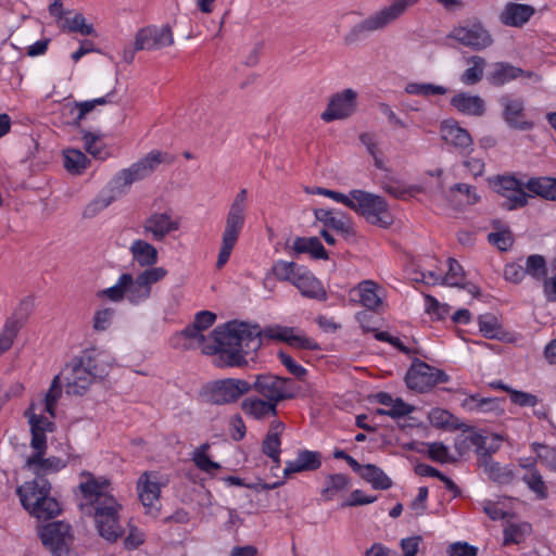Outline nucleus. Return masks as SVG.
<instances>
[{
    "label": "nucleus",
    "instance_id": "obj_51",
    "mask_svg": "<svg viewBox=\"0 0 556 556\" xmlns=\"http://www.w3.org/2000/svg\"><path fill=\"white\" fill-rule=\"evenodd\" d=\"M405 91L408 94L428 98L431 96L445 94L447 88L430 83H408L405 86Z\"/></svg>",
    "mask_w": 556,
    "mask_h": 556
},
{
    "label": "nucleus",
    "instance_id": "obj_20",
    "mask_svg": "<svg viewBox=\"0 0 556 556\" xmlns=\"http://www.w3.org/2000/svg\"><path fill=\"white\" fill-rule=\"evenodd\" d=\"M64 379L66 381V392L73 395H81L96 380L84 364L81 356L65 367Z\"/></svg>",
    "mask_w": 556,
    "mask_h": 556
},
{
    "label": "nucleus",
    "instance_id": "obj_62",
    "mask_svg": "<svg viewBox=\"0 0 556 556\" xmlns=\"http://www.w3.org/2000/svg\"><path fill=\"white\" fill-rule=\"evenodd\" d=\"M115 311L111 307H104L94 313L93 329L97 331H105L111 326Z\"/></svg>",
    "mask_w": 556,
    "mask_h": 556
},
{
    "label": "nucleus",
    "instance_id": "obj_5",
    "mask_svg": "<svg viewBox=\"0 0 556 556\" xmlns=\"http://www.w3.org/2000/svg\"><path fill=\"white\" fill-rule=\"evenodd\" d=\"M49 492L50 483L43 478L26 482L17 489L24 508L38 519L53 518L61 510L59 503L49 495Z\"/></svg>",
    "mask_w": 556,
    "mask_h": 556
},
{
    "label": "nucleus",
    "instance_id": "obj_22",
    "mask_svg": "<svg viewBox=\"0 0 556 556\" xmlns=\"http://www.w3.org/2000/svg\"><path fill=\"white\" fill-rule=\"evenodd\" d=\"M350 299L367 309L377 311L383 304L384 289L374 280H363L350 290Z\"/></svg>",
    "mask_w": 556,
    "mask_h": 556
},
{
    "label": "nucleus",
    "instance_id": "obj_59",
    "mask_svg": "<svg viewBox=\"0 0 556 556\" xmlns=\"http://www.w3.org/2000/svg\"><path fill=\"white\" fill-rule=\"evenodd\" d=\"M523 481L528 485V488L536 494V496L541 500L546 498L547 496V488L541 473L538 470L529 471V473L523 476Z\"/></svg>",
    "mask_w": 556,
    "mask_h": 556
},
{
    "label": "nucleus",
    "instance_id": "obj_25",
    "mask_svg": "<svg viewBox=\"0 0 556 556\" xmlns=\"http://www.w3.org/2000/svg\"><path fill=\"white\" fill-rule=\"evenodd\" d=\"M293 286L304 298L318 301L327 300V292L323 283L305 267H303L301 273L296 276L295 281H293Z\"/></svg>",
    "mask_w": 556,
    "mask_h": 556
},
{
    "label": "nucleus",
    "instance_id": "obj_64",
    "mask_svg": "<svg viewBox=\"0 0 556 556\" xmlns=\"http://www.w3.org/2000/svg\"><path fill=\"white\" fill-rule=\"evenodd\" d=\"M543 290L548 301L556 302V260L552 263L548 274L544 279Z\"/></svg>",
    "mask_w": 556,
    "mask_h": 556
},
{
    "label": "nucleus",
    "instance_id": "obj_45",
    "mask_svg": "<svg viewBox=\"0 0 556 556\" xmlns=\"http://www.w3.org/2000/svg\"><path fill=\"white\" fill-rule=\"evenodd\" d=\"M88 166V159L86 155L76 149H68L64 151V167L71 174L79 175Z\"/></svg>",
    "mask_w": 556,
    "mask_h": 556
},
{
    "label": "nucleus",
    "instance_id": "obj_63",
    "mask_svg": "<svg viewBox=\"0 0 556 556\" xmlns=\"http://www.w3.org/2000/svg\"><path fill=\"white\" fill-rule=\"evenodd\" d=\"M425 308L429 315L438 319L444 318L450 313V306L447 304L440 303L431 295L425 296Z\"/></svg>",
    "mask_w": 556,
    "mask_h": 556
},
{
    "label": "nucleus",
    "instance_id": "obj_6",
    "mask_svg": "<svg viewBox=\"0 0 556 556\" xmlns=\"http://www.w3.org/2000/svg\"><path fill=\"white\" fill-rule=\"evenodd\" d=\"M348 207L363 216L369 224L388 228L393 223V216L386 199L362 189L351 190Z\"/></svg>",
    "mask_w": 556,
    "mask_h": 556
},
{
    "label": "nucleus",
    "instance_id": "obj_24",
    "mask_svg": "<svg viewBox=\"0 0 556 556\" xmlns=\"http://www.w3.org/2000/svg\"><path fill=\"white\" fill-rule=\"evenodd\" d=\"M442 139L460 153L472 150V138L467 129L460 127L454 119L444 121L440 127Z\"/></svg>",
    "mask_w": 556,
    "mask_h": 556
},
{
    "label": "nucleus",
    "instance_id": "obj_53",
    "mask_svg": "<svg viewBox=\"0 0 556 556\" xmlns=\"http://www.w3.org/2000/svg\"><path fill=\"white\" fill-rule=\"evenodd\" d=\"M530 530L531 527L527 522L507 523L504 528V544H519Z\"/></svg>",
    "mask_w": 556,
    "mask_h": 556
},
{
    "label": "nucleus",
    "instance_id": "obj_23",
    "mask_svg": "<svg viewBox=\"0 0 556 556\" xmlns=\"http://www.w3.org/2000/svg\"><path fill=\"white\" fill-rule=\"evenodd\" d=\"M47 434L48 433H45V444H43L42 448L31 447L35 453H34V455L29 456L26 459V464H25V466L29 470H31L34 473H36L37 476L54 473V472H58L61 469L65 468V466H66V462L59 457L52 456V457L43 458V455L46 454V450H47ZM38 478H41V477H38Z\"/></svg>",
    "mask_w": 556,
    "mask_h": 556
},
{
    "label": "nucleus",
    "instance_id": "obj_15",
    "mask_svg": "<svg viewBox=\"0 0 556 556\" xmlns=\"http://www.w3.org/2000/svg\"><path fill=\"white\" fill-rule=\"evenodd\" d=\"M446 380V375L424 362L414 363L405 376L406 386L410 390L425 392Z\"/></svg>",
    "mask_w": 556,
    "mask_h": 556
},
{
    "label": "nucleus",
    "instance_id": "obj_16",
    "mask_svg": "<svg viewBox=\"0 0 556 556\" xmlns=\"http://www.w3.org/2000/svg\"><path fill=\"white\" fill-rule=\"evenodd\" d=\"M419 0H392L363 21V28L369 31L381 29L399 20L410 7Z\"/></svg>",
    "mask_w": 556,
    "mask_h": 556
},
{
    "label": "nucleus",
    "instance_id": "obj_52",
    "mask_svg": "<svg viewBox=\"0 0 556 556\" xmlns=\"http://www.w3.org/2000/svg\"><path fill=\"white\" fill-rule=\"evenodd\" d=\"M62 29L71 33H78L84 36L94 34V28L91 24H88L85 16L81 13H74L72 17L65 18L62 24Z\"/></svg>",
    "mask_w": 556,
    "mask_h": 556
},
{
    "label": "nucleus",
    "instance_id": "obj_39",
    "mask_svg": "<svg viewBox=\"0 0 556 556\" xmlns=\"http://www.w3.org/2000/svg\"><path fill=\"white\" fill-rule=\"evenodd\" d=\"M292 250L298 254L308 253L317 260L328 258V254L317 237H296L292 242Z\"/></svg>",
    "mask_w": 556,
    "mask_h": 556
},
{
    "label": "nucleus",
    "instance_id": "obj_8",
    "mask_svg": "<svg viewBox=\"0 0 556 556\" xmlns=\"http://www.w3.org/2000/svg\"><path fill=\"white\" fill-rule=\"evenodd\" d=\"M174 157L159 150L149 152L128 168L122 169L114 178L116 186L123 188L151 175L161 164H170Z\"/></svg>",
    "mask_w": 556,
    "mask_h": 556
},
{
    "label": "nucleus",
    "instance_id": "obj_1",
    "mask_svg": "<svg viewBox=\"0 0 556 556\" xmlns=\"http://www.w3.org/2000/svg\"><path fill=\"white\" fill-rule=\"evenodd\" d=\"M208 340L212 345L204 348V354L218 355V366L227 367L245 366V357L262 345L258 326L236 321L217 327Z\"/></svg>",
    "mask_w": 556,
    "mask_h": 556
},
{
    "label": "nucleus",
    "instance_id": "obj_12",
    "mask_svg": "<svg viewBox=\"0 0 556 556\" xmlns=\"http://www.w3.org/2000/svg\"><path fill=\"white\" fill-rule=\"evenodd\" d=\"M166 483V478L157 471H144L138 478V497L148 514L156 515L159 513L161 491Z\"/></svg>",
    "mask_w": 556,
    "mask_h": 556
},
{
    "label": "nucleus",
    "instance_id": "obj_60",
    "mask_svg": "<svg viewBox=\"0 0 556 556\" xmlns=\"http://www.w3.org/2000/svg\"><path fill=\"white\" fill-rule=\"evenodd\" d=\"M464 270L463 267L453 258L448 260V270L444 276V282L451 287H465L463 285Z\"/></svg>",
    "mask_w": 556,
    "mask_h": 556
},
{
    "label": "nucleus",
    "instance_id": "obj_43",
    "mask_svg": "<svg viewBox=\"0 0 556 556\" xmlns=\"http://www.w3.org/2000/svg\"><path fill=\"white\" fill-rule=\"evenodd\" d=\"M362 478L376 490H388L392 486V480L376 465H365Z\"/></svg>",
    "mask_w": 556,
    "mask_h": 556
},
{
    "label": "nucleus",
    "instance_id": "obj_54",
    "mask_svg": "<svg viewBox=\"0 0 556 556\" xmlns=\"http://www.w3.org/2000/svg\"><path fill=\"white\" fill-rule=\"evenodd\" d=\"M451 193L462 204L473 205L480 201L477 189L467 184H456L451 188Z\"/></svg>",
    "mask_w": 556,
    "mask_h": 556
},
{
    "label": "nucleus",
    "instance_id": "obj_58",
    "mask_svg": "<svg viewBox=\"0 0 556 556\" xmlns=\"http://www.w3.org/2000/svg\"><path fill=\"white\" fill-rule=\"evenodd\" d=\"M532 450L538 462L556 471V450L540 443H533Z\"/></svg>",
    "mask_w": 556,
    "mask_h": 556
},
{
    "label": "nucleus",
    "instance_id": "obj_31",
    "mask_svg": "<svg viewBox=\"0 0 556 556\" xmlns=\"http://www.w3.org/2000/svg\"><path fill=\"white\" fill-rule=\"evenodd\" d=\"M377 403L384 406V408H377L376 415L389 416L391 418L404 417L413 412V407L405 403L400 397H393L387 392H379L375 395Z\"/></svg>",
    "mask_w": 556,
    "mask_h": 556
},
{
    "label": "nucleus",
    "instance_id": "obj_42",
    "mask_svg": "<svg viewBox=\"0 0 556 556\" xmlns=\"http://www.w3.org/2000/svg\"><path fill=\"white\" fill-rule=\"evenodd\" d=\"M350 486V479L342 473H334L327 477L321 495L325 501H332L337 495L345 492Z\"/></svg>",
    "mask_w": 556,
    "mask_h": 556
},
{
    "label": "nucleus",
    "instance_id": "obj_26",
    "mask_svg": "<svg viewBox=\"0 0 556 556\" xmlns=\"http://www.w3.org/2000/svg\"><path fill=\"white\" fill-rule=\"evenodd\" d=\"M81 358L94 379H103L113 368L114 357L104 351H86Z\"/></svg>",
    "mask_w": 556,
    "mask_h": 556
},
{
    "label": "nucleus",
    "instance_id": "obj_29",
    "mask_svg": "<svg viewBox=\"0 0 556 556\" xmlns=\"http://www.w3.org/2000/svg\"><path fill=\"white\" fill-rule=\"evenodd\" d=\"M315 218L325 226L332 228L339 233L349 235L352 231L353 224L349 215L338 210L316 208Z\"/></svg>",
    "mask_w": 556,
    "mask_h": 556
},
{
    "label": "nucleus",
    "instance_id": "obj_38",
    "mask_svg": "<svg viewBox=\"0 0 556 556\" xmlns=\"http://www.w3.org/2000/svg\"><path fill=\"white\" fill-rule=\"evenodd\" d=\"M523 74L519 67H515L509 63L497 62L493 64L492 71L488 75V80L491 85L503 86Z\"/></svg>",
    "mask_w": 556,
    "mask_h": 556
},
{
    "label": "nucleus",
    "instance_id": "obj_2",
    "mask_svg": "<svg viewBox=\"0 0 556 556\" xmlns=\"http://www.w3.org/2000/svg\"><path fill=\"white\" fill-rule=\"evenodd\" d=\"M167 275L164 267L147 268L134 277L129 273L122 274L116 282L98 292V296L112 302L127 301L131 305L146 303L152 294V286L163 280Z\"/></svg>",
    "mask_w": 556,
    "mask_h": 556
},
{
    "label": "nucleus",
    "instance_id": "obj_46",
    "mask_svg": "<svg viewBox=\"0 0 556 556\" xmlns=\"http://www.w3.org/2000/svg\"><path fill=\"white\" fill-rule=\"evenodd\" d=\"M482 466L488 477L497 483H508L513 479L511 471L492 458H482Z\"/></svg>",
    "mask_w": 556,
    "mask_h": 556
},
{
    "label": "nucleus",
    "instance_id": "obj_61",
    "mask_svg": "<svg viewBox=\"0 0 556 556\" xmlns=\"http://www.w3.org/2000/svg\"><path fill=\"white\" fill-rule=\"evenodd\" d=\"M427 451L428 455L431 459L446 464L454 460V458L451 456L447 446H445L441 442H433L427 444Z\"/></svg>",
    "mask_w": 556,
    "mask_h": 556
},
{
    "label": "nucleus",
    "instance_id": "obj_13",
    "mask_svg": "<svg viewBox=\"0 0 556 556\" xmlns=\"http://www.w3.org/2000/svg\"><path fill=\"white\" fill-rule=\"evenodd\" d=\"M358 92L352 88H346L333 93L321 113V119L330 123L339 119H346L357 110Z\"/></svg>",
    "mask_w": 556,
    "mask_h": 556
},
{
    "label": "nucleus",
    "instance_id": "obj_55",
    "mask_svg": "<svg viewBox=\"0 0 556 556\" xmlns=\"http://www.w3.org/2000/svg\"><path fill=\"white\" fill-rule=\"evenodd\" d=\"M112 92L108 93L104 97H100L93 100L78 102L75 104L73 109V113H75V122L78 124L85 116L90 113L97 105H103L112 101Z\"/></svg>",
    "mask_w": 556,
    "mask_h": 556
},
{
    "label": "nucleus",
    "instance_id": "obj_18",
    "mask_svg": "<svg viewBox=\"0 0 556 556\" xmlns=\"http://www.w3.org/2000/svg\"><path fill=\"white\" fill-rule=\"evenodd\" d=\"M180 228V219L169 212H155L142 223L143 233L154 241H163Z\"/></svg>",
    "mask_w": 556,
    "mask_h": 556
},
{
    "label": "nucleus",
    "instance_id": "obj_44",
    "mask_svg": "<svg viewBox=\"0 0 556 556\" xmlns=\"http://www.w3.org/2000/svg\"><path fill=\"white\" fill-rule=\"evenodd\" d=\"M303 267L294 262L278 260L273 265V273L278 280L289 281L293 285Z\"/></svg>",
    "mask_w": 556,
    "mask_h": 556
},
{
    "label": "nucleus",
    "instance_id": "obj_14",
    "mask_svg": "<svg viewBox=\"0 0 556 556\" xmlns=\"http://www.w3.org/2000/svg\"><path fill=\"white\" fill-rule=\"evenodd\" d=\"M40 539L54 556H73L70 551L72 542L71 527L63 521H54L46 525L40 530Z\"/></svg>",
    "mask_w": 556,
    "mask_h": 556
},
{
    "label": "nucleus",
    "instance_id": "obj_49",
    "mask_svg": "<svg viewBox=\"0 0 556 556\" xmlns=\"http://www.w3.org/2000/svg\"><path fill=\"white\" fill-rule=\"evenodd\" d=\"M20 330L21 320H17L16 318L7 319L0 332V355L12 346Z\"/></svg>",
    "mask_w": 556,
    "mask_h": 556
},
{
    "label": "nucleus",
    "instance_id": "obj_35",
    "mask_svg": "<svg viewBox=\"0 0 556 556\" xmlns=\"http://www.w3.org/2000/svg\"><path fill=\"white\" fill-rule=\"evenodd\" d=\"M243 413L256 420L277 415V406L261 396H249L241 403Z\"/></svg>",
    "mask_w": 556,
    "mask_h": 556
},
{
    "label": "nucleus",
    "instance_id": "obj_4",
    "mask_svg": "<svg viewBox=\"0 0 556 556\" xmlns=\"http://www.w3.org/2000/svg\"><path fill=\"white\" fill-rule=\"evenodd\" d=\"M247 210L248 190L241 189L232 199L225 217L222 243L216 262L217 268H222L229 261L231 252L244 227Z\"/></svg>",
    "mask_w": 556,
    "mask_h": 556
},
{
    "label": "nucleus",
    "instance_id": "obj_9",
    "mask_svg": "<svg viewBox=\"0 0 556 556\" xmlns=\"http://www.w3.org/2000/svg\"><path fill=\"white\" fill-rule=\"evenodd\" d=\"M251 386L252 390H254L258 396L269 401L276 406H278L280 402L294 396L292 381L273 374L256 375Z\"/></svg>",
    "mask_w": 556,
    "mask_h": 556
},
{
    "label": "nucleus",
    "instance_id": "obj_27",
    "mask_svg": "<svg viewBox=\"0 0 556 556\" xmlns=\"http://www.w3.org/2000/svg\"><path fill=\"white\" fill-rule=\"evenodd\" d=\"M270 336L280 341L287 342L290 346L302 350H317L318 343L305 336L302 331L289 327H276L270 330Z\"/></svg>",
    "mask_w": 556,
    "mask_h": 556
},
{
    "label": "nucleus",
    "instance_id": "obj_17",
    "mask_svg": "<svg viewBox=\"0 0 556 556\" xmlns=\"http://www.w3.org/2000/svg\"><path fill=\"white\" fill-rule=\"evenodd\" d=\"M174 43V34L169 25L148 26L139 29L135 36L136 50H160Z\"/></svg>",
    "mask_w": 556,
    "mask_h": 556
},
{
    "label": "nucleus",
    "instance_id": "obj_50",
    "mask_svg": "<svg viewBox=\"0 0 556 556\" xmlns=\"http://www.w3.org/2000/svg\"><path fill=\"white\" fill-rule=\"evenodd\" d=\"M210 445L204 443L195 448L192 453V460L194 465L202 471L206 473H213L214 471L220 468V465L216 462H213L208 455L207 451Z\"/></svg>",
    "mask_w": 556,
    "mask_h": 556
},
{
    "label": "nucleus",
    "instance_id": "obj_10",
    "mask_svg": "<svg viewBox=\"0 0 556 556\" xmlns=\"http://www.w3.org/2000/svg\"><path fill=\"white\" fill-rule=\"evenodd\" d=\"M122 506L116 500H109V504L99 506L91 511L99 535L106 542H116L124 533L119 522Z\"/></svg>",
    "mask_w": 556,
    "mask_h": 556
},
{
    "label": "nucleus",
    "instance_id": "obj_19",
    "mask_svg": "<svg viewBox=\"0 0 556 556\" xmlns=\"http://www.w3.org/2000/svg\"><path fill=\"white\" fill-rule=\"evenodd\" d=\"M451 38L477 51L483 50L493 43L490 33L480 23L455 27L451 33Z\"/></svg>",
    "mask_w": 556,
    "mask_h": 556
},
{
    "label": "nucleus",
    "instance_id": "obj_56",
    "mask_svg": "<svg viewBox=\"0 0 556 556\" xmlns=\"http://www.w3.org/2000/svg\"><path fill=\"white\" fill-rule=\"evenodd\" d=\"M85 148L92 156L105 160L109 155L108 151L104 148V143L101 139V137L91 134V132H85L83 137Z\"/></svg>",
    "mask_w": 556,
    "mask_h": 556
},
{
    "label": "nucleus",
    "instance_id": "obj_28",
    "mask_svg": "<svg viewBox=\"0 0 556 556\" xmlns=\"http://www.w3.org/2000/svg\"><path fill=\"white\" fill-rule=\"evenodd\" d=\"M535 13V10L530 4L523 3H506L500 14V21L510 27L523 26Z\"/></svg>",
    "mask_w": 556,
    "mask_h": 556
},
{
    "label": "nucleus",
    "instance_id": "obj_34",
    "mask_svg": "<svg viewBox=\"0 0 556 556\" xmlns=\"http://www.w3.org/2000/svg\"><path fill=\"white\" fill-rule=\"evenodd\" d=\"M451 105L459 113L468 116H481L484 113V101L477 94L458 92L451 98Z\"/></svg>",
    "mask_w": 556,
    "mask_h": 556
},
{
    "label": "nucleus",
    "instance_id": "obj_48",
    "mask_svg": "<svg viewBox=\"0 0 556 556\" xmlns=\"http://www.w3.org/2000/svg\"><path fill=\"white\" fill-rule=\"evenodd\" d=\"M471 64L460 76L462 83L471 86L481 80L485 61L481 56L475 55L467 60Z\"/></svg>",
    "mask_w": 556,
    "mask_h": 556
},
{
    "label": "nucleus",
    "instance_id": "obj_33",
    "mask_svg": "<svg viewBox=\"0 0 556 556\" xmlns=\"http://www.w3.org/2000/svg\"><path fill=\"white\" fill-rule=\"evenodd\" d=\"M321 465V457L318 452L304 450L299 452L294 460L287 462L283 468L285 478L290 477L293 473L316 470Z\"/></svg>",
    "mask_w": 556,
    "mask_h": 556
},
{
    "label": "nucleus",
    "instance_id": "obj_57",
    "mask_svg": "<svg viewBox=\"0 0 556 556\" xmlns=\"http://www.w3.org/2000/svg\"><path fill=\"white\" fill-rule=\"evenodd\" d=\"M526 274L534 279L541 280L547 276L546 262L543 256L533 254L526 260Z\"/></svg>",
    "mask_w": 556,
    "mask_h": 556
},
{
    "label": "nucleus",
    "instance_id": "obj_47",
    "mask_svg": "<svg viewBox=\"0 0 556 556\" xmlns=\"http://www.w3.org/2000/svg\"><path fill=\"white\" fill-rule=\"evenodd\" d=\"M503 442V437L496 433H491L485 437H477L475 444L477 445V453L482 458H491V454L495 453Z\"/></svg>",
    "mask_w": 556,
    "mask_h": 556
},
{
    "label": "nucleus",
    "instance_id": "obj_3",
    "mask_svg": "<svg viewBox=\"0 0 556 556\" xmlns=\"http://www.w3.org/2000/svg\"><path fill=\"white\" fill-rule=\"evenodd\" d=\"M62 395V388L59 382V376H55L49 390L38 397L34 399L28 408L24 412V417L29 426L31 440L30 446L42 448L45 444V433L54 431V409Z\"/></svg>",
    "mask_w": 556,
    "mask_h": 556
},
{
    "label": "nucleus",
    "instance_id": "obj_11",
    "mask_svg": "<svg viewBox=\"0 0 556 556\" xmlns=\"http://www.w3.org/2000/svg\"><path fill=\"white\" fill-rule=\"evenodd\" d=\"M252 386L249 381L238 378L220 379L206 387V395L211 403L226 405L236 403L242 395L249 393Z\"/></svg>",
    "mask_w": 556,
    "mask_h": 556
},
{
    "label": "nucleus",
    "instance_id": "obj_40",
    "mask_svg": "<svg viewBox=\"0 0 556 556\" xmlns=\"http://www.w3.org/2000/svg\"><path fill=\"white\" fill-rule=\"evenodd\" d=\"M178 339L182 340V346L188 350L201 349L204 353V348L207 345H212V343H207V339L203 333V330L194 327L193 325H189L186 327L179 334Z\"/></svg>",
    "mask_w": 556,
    "mask_h": 556
},
{
    "label": "nucleus",
    "instance_id": "obj_41",
    "mask_svg": "<svg viewBox=\"0 0 556 556\" xmlns=\"http://www.w3.org/2000/svg\"><path fill=\"white\" fill-rule=\"evenodd\" d=\"M527 188L532 193L540 195L546 200H556V178L539 177L528 181Z\"/></svg>",
    "mask_w": 556,
    "mask_h": 556
},
{
    "label": "nucleus",
    "instance_id": "obj_30",
    "mask_svg": "<svg viewBox=\"0 0 556 556\" xmlns=\"http://www.w3.org/2000/svg\"><path fill=\"white\" fill-rule=\"evenodd\" d=\"M504 106V119L509 127L518 130H529L533 124L525 118V106L521 99L504 98L502 100Z\"/></svg>",
    "mask_w": 556,
    "mask_h": 556
},
{
    "label": "nucleus",
    "instance_id": "obj_32",
    "mask_svg": "<svg viewBox=\"0 0 556 556\" xmlns=\"http://www.w3.org/2000/svg\"><path fill=\"white\" fill-rule=\"evenodd\" d=\"M129 252L131 255V260L139 267L142 268H152L157 263L159 253L156 248L150 242L136 239L130 243Z\"/></svg>",
    "mask_w": 556,
    "mask_h": 556
},
{
    "label": "nucleus",
    "instance_id": "obj_21",
    "mask_svg": "<svg viewBox=\"0 0 556 556\" xmlns=\"http://www.w3.org/2000/svg\"><path fill=\"white\" fill-rule=\"evenodd\" d=\"M493 189L504 198V206L507 210H515L527 204V194L520 182L513 176H498L491 180Z\"/></svg>",
    "mask_w": 556,
    "mask_h": 556
},
{
    "label": "nucleus",
    "instance_id": "obj_7",
    "mask_svg": "<svg viewBox=\"0 0 556 556\" xmlns=\"http://www.w3.org/2000/svg\"><path fill=\"white\" fill-rule=\"evenodd\" d=\"M78 488L81 493L80 508L85 514H91L97 507L109 504V500H116L110 480L89 471L80 473Z\"/></svg>",
    "mask_w": 556,
    "mask_h": 556
},
{
    "label": "nucleus",
    "instance_id": "obj_37",
    "mask_svg": "<svg viewBox=\"0 0 556 556\" xmlns=\"http://www.w3.org/2000/svg\"><path fill=\"white\" fill-rule=\"evenodd\" d=\"M283 429L285 425L281 421H273L262 445L263 453L270 457L277 465L280 464V437Z\"/></svg>",
    "mask_w": 556,
    "mask_h": 556
},
{
    "label": "nucleus",
    "instance_id": "obj_36",
    "mask_svg": "<svg viewBox=\"0 0 556 556\" xmlns=\"http://www.w3.org/2000/svg\"><path fill=\"white\" fill-rule=\"evenodd\" d=\"M379 185L382 190L397 199H407L421 190L418 186L406 185L392 172L389 174H382L379 178Z\"/></svg>",
    "mask_w": 556,
    "mask_h": 556
}]
</instances>
